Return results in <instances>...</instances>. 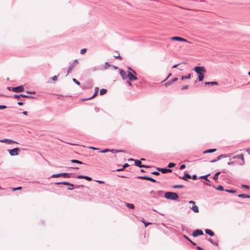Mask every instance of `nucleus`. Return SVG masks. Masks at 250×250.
Instances as JSON below:
<instances>
[{
  "instance_id": "49530a36",
  "label": "nucleus",
  "mask_w": 250,
  "mask_h": 250,
  "mask_svg": "<svg viewBox=\"0 0 250 250\" xmlns=\"http://www.w3.org/2000/svg\"><path fill=\"white\" fill-rule=\"evenodd\" d=\"M171 84H172V82L171 81L165 83V85H166V86H168V85H170Z\"/></svg>"
},
{
  "instance_id": "338daca9",
  "label": "nucleus",
  "mask_w": 250,
  "mask_h": 250,
  "mask_svg": "<svg viewBox=\"0 0 250 250\" xmlns=\"http://www.w3.org/2000/svg\"><path fill=\"white\" fill-rule=\"evenodd\" d=\"M18 104L19 105H23V103H22V102H19L18 103Z\"/></svg>"
},
{
  "instance_id": "bb28decb",
  "label": "nucleus",
  "mask_w": 250,
  "mask_h": 250,
  "mask_svg": "<svg viewBox=\"0 0 250 250\" xmlns=\"http://www.w3.org/2000/svg\"><path fill=\"white\" fill-rule=\"evenodd\" d=\"M123 150H118V149H111V150H110V152H112V153H118V152H122Z\"/></svg>"
},
{
  "instance_id": "4468645a",
  "label": "nucleus",
  "mask_w": 250,
  "mask_h": 250,
  "mask_svg": "<svg viewBox=\"0 0 250 250\" xmlns=\"http://www.w3.org/2000/svg\"><path fill=\"white\" fill-rule=\"evenodd\" d=\"M233 159H236V158H237V159H240L241 160H242V161H243V163L242 164V165L244 164V163H245L244 158V155L242 154L236 155V156L233 157Z\"/></svg>"
},
{
  "instance_id": "f704fd0d",
  "label": "nucleus",
  "mask_w": 250,
  "mask_h": 250,
  "mask_svg": "<svg viewBox=\"0 0 250 250\" xmlns=\"http://www.w3.org/2000/svg\"><path fill=\"white\" fill-rule=\"evenodd\" d=\"M175 166V164L173 163H170L168 165V167L169 168H171L174 167Z\"/></svg>"
},
{
  "instance_id": "4c0bfd02",
  "label": "nucleus",
  "mask_w": 250,
  "mask_h": 250,
  "mask_svg": "<svg viewBox=\"0 0 250 250\" xmlns=\"http://www.w3.org/2000/svg\"><path fill=\"white\" fill-rule=\"evenodd\" d=\"M238 197L243 198H246V194H240L238 195Z\"/></svg>"
},
{
  "instance_id": "72a5a7b5",
  "label": "nucleus",
  "mask_w": 250,
  "mask_h": 250,
  "mask_svg": "<svg viewBox=\"0 0 250 250\" xmlns=\"http://www.w3.org/2000/svg\"><path fill=\"white\" fill-rule=\"evenodd\" d=\"M104 69H107L108 67H110V64L108 62H106L104 64Z\"/></svg>"
},
{
  "instance_id": "8fccbe9b",
  "label": "nucleus",
  "mask_w": 250,
  "mask_h": 250,
  "mask_svg": "<svg viewBox=\"0 0 250 250\" xmlns=\"http://www.w3.org/2000/svg\"><path fill=\"white\" fill-rule=\"evenodd\" d=\"M84 176H83V175H78L77 178H78V179H83V177H84Z\"/></svg>"
},
{
  "instance_id": "aec40b11",
  "label": "nucleus",
  "mask_w": 250,
  "mask_h": 250,
  "mask_svg": "<svg viewBox=\"0 0 250 250\" xmlns=\"http://www.w3.org/2000/svg\"><path fill=\"white\" fill-rule=\"evenodd\" d=\"M216 151V149H208L207 150H205L204 152V153H212V152H214L215 151Z\"/></svg>"
},
{
  "instance_id": "774afa93",
  "label": "nucleus",
  "mask_w": 250,
  "mask_h": 250,
  "mask_svg": "<svg viewBox=\"0 0 250 250\" xmlns=\"http://www.w3.org/2000/svg\"><path fill=\"white\" fill-rule=\"evenodd\" d=\"M127 84L129 85V86H131L132 84H131V83L129 81H127Z\"/></svg>"
},
{
  "instance_id": "9b49d317",
  "label": "nucleus",
  "mask_w": 250,
  "mask_h": 250,
  "mask_svg": "<svg viewBox=\"0 0 250 250\" xmlns=\"http://www.w3.org/2000/svg\"><path fill=\"white\" fill-rule=\"evenodd\" d=\"M127 77L128 78L130 81H135L138 79L137 77L134 76L130 72H128Z\"/></svg>"
},
{
  "instance_id": "473e14b6",
  "label": "nucleus",
  "mask_w": 250,
  "mask_h": 250,
  "mask_svg": "<svg viewBox=\"0 0 250 250\" xmlns=\"http://www.w3.org/2000/svg\"><path fill=\"white\" fill-rule=\"evenodd\" d=\"M216 189L218 190H223L224 188L222 186L219 185L218 187L216 188Z\"/></svg>"
},
{
  "instance_id": "603ef678",
  "label": "nucleus",
  "mask_w": 250,
  "mask_h": 250,
  "mask_svg": "<svg viewBox=\"0 0 250 250\" xmlns=\"http://www.w3.org/2000/svg\"><path fill=\"white\" fill-rule=\"evenodd\" d=\"M21 97L20 95H14V97L15 98H20V97Z\"/></svg>"
},
{
  "instance_id": "9d476101",
  "label": "nucleus",
  "mask_w": 250,
  "mask_h": 250,
  "mask_svg": "<svg viewBox=\"0 0 250 250\" xmlns=\"http://www.w3.org/2000/svg\"><path fill=\"white\" fill-rule=\"evenodd\" d=\"M203 234V232L202 230L200 229H197L196 230H194L192 233V235L194 237H197L199 235H201Z\"/></svg>"
},
{
  "instance_id": "3c124183",
  "label": "nucleus",
  "mask_w": 250,
  "mask_h": 250,
  "mask_svg": "<svg viewBox=\"0 0 250 250\" xmlns=\"http://www.w3.org/2000/svg\"><path fill=\"white\" fill-rule=\"evenodd\" d=\"M27 93H28V94H35V91H28L26 92Z\"/></svg>"
},
{
  "instance_id": "dca6fc26",
  "label": "nucleus",
  "mask_w": 250,
  "mask_h": 250,
  "mask_svg": "<svg viewBox=\"0 0 250 250\" xmlns=\"http://www.w3.org/2000/svg\"><path fill=\"white\" fill-rule=\"evenodd\" d=\"M120 74L124 80H125L127 77L126 73L122 69H120Z\"/></svg>"
},
{
  "instance_id": "4be33fe9",
  "label": "nucleus",
  "mask_w": 250,
  "mask_h": 250,
  "mask_svg": "<svg viewBox=\"0 0 250 250\" xmlns=\"http://www.w3.org/2000/svg\"><path fill=\"white\" fill-rule=\"evenodd\" d=\"M229 157V155H219V156H218L217 157V160H219L222 158H227Z\"/></svg>"
},
{
  "instance_id": "f03ea898",
  "label": "nucleus",
  "mask_w": 250,
  "mask_h": 250,
  "mask_svg": "<svg viewBox=\"0 0 250 250\" xmlns=\"http://www.w3.org/2000/svg\"><path fill=\"white\" fill-rule=\"evenodd\" d=\"M165 197L167 199H170L172 200H176L178 199V195L175 192H167L165 194Z\"/></svg>"
},
{
  "instance_id": "5fc2aeb1",
  "label": "nucleus",
  "mask_w": 250,
  "mask_h": 250,
  "mask_svg": "<svg viewBox=\"0 0 250 250\" xmlns=\"http://www.w3.org/2000/svg\"><path fill=\"white\" fill-rule=\"evenodd\" d=\"M241 187H244V188H249V187L247 185H241Z\"/></svg>"
},
{
  "instance_id": "a18cd8bd",
  "label": "nucleus",
  "mask_w": 250,
  "mask_h": 250,
  "mask_svg": "<svg viewBox=\"0 0 250 250\" xmlns=\"http://www.w3.org/2000/svg\"><path fill=\"white\" fill-rule=\"evenodd\" d=\"M152 174L156 175H159L160 174V173L157 171H153L152 172Z\"/></svg>"
},
{
  "instance_id": "ddd939ff",
  "label": "nucleus",
  "mask_w": 250,
  "mask_h": 250,
  "mask_svg": "<svg viewBox=\"0 0 250 250\" xmlns=\"http://www.w3.org/2000/svg\"><path fill=\"white\" fill-rule=\"evenodd\" d=\"M138 178L141 179H144V180H146L150 181L152 182H156V181L155 179H153L152 178H150L149 177H147V176H139L138 177Z\"/></svg>"
},
{
  "instance_id": "20e7f679",
  "label": "nucleus",
  "mask_w": 250,
  "mask_h": 250,
  "mask_svg": "<svg viewBox=\"0 0 250 250\" xmlns=\"http://www.w3.org/2000/svg\"><path fill=\"white\" fill-rule=\"evenodd\" d=\"M71 174L68 173H61L58 174H53L51 176L52 178L60 177L61 176L69 178Z\"/></svg>"
},
{
  "instance_id": "c03bdc74",
  "label": "nucleus",
  "mask_w": 250,
  "mask_h": 250,
  "mask_svg": "<svg viewBox=\"0 0 250 250\" xmlns=\"http://www.w3.org/2000/svg\"><path fill=\"white\" fill-rule=\"evenodd\" d=\"M58 79V77L57 76H54L52 78L53 81H57Z\"/></svg>"
},
{
  "instance_id": "f3484780",
  "label": "nucleus",
  "mask_w": 250,
  "mask_h": 250,
  "mask_svg": "<svg viewBox=\"0 0 250 250\" xmlns=\"http://www.w3.org/2000/svg\"><path fill=\"white\" fill-rule=\"evenodd\" d=\"M57 185H64L70 186H71L72 187H74L73 184H70L67 182H58V183H57Z\"/></svg>"
},
{
  "instance_id": "79ce46f5",
  "label": "nucleus",
  "mask_w": 250,
  "mask_h": 250,
  "mask_svg": "<svg viewBox=\"0 0 250 250\" xmlns=\"http://www.w3.org/2000/svg\"><path fill=\"white\" fill-rule=\"evenodd\" d=\"M188 85H184V86H183L182 87V90H186L187 89H188Z\"/></svg>"
},
{
  "instance_id": "c9c22d12",
  "label": "nucleus",
  "mask_w": 250,
  "mask_h": 250,
  "mask_svg": "<svg viewBox=\"0 0 250 250\" xmlns=\"http://www.w3.org/2000/svg\"><path fill=\"white\" fill-rule=\"evenodd\" d=\"M20 96H21V97H22L24 98H33V96H28V95H26L20 94Z\"/></svg>"
},
{
  "instance_id": "4d7b16f0",
  "label": "nucleus",
  "mask_w": 250,
  "mask_h": 250,
  "mask_svg": "<svg viewBox=\"0 0 250 250\" xmlns=\"http://www.w3.org/2000/svg\"><path fill=\"white\" fill-rule=\"evenodd\" d=\"M128 166H129V165H128V164L125 163V164H124V165L123 166V168H125L126 167H128Z\"/></svg>"
},
{
  "instance_id": "58836bf2",
  "label": "nucleus",
  "mask_w": 250,
  "mask_h": 250,
  "mask_svg": "<svg viewBox=\"0 0 250 250\" xmlns=\"http://www.w3.org/2000/svg\"><path fill=\"white\" fill-rule=\"evenodd\" d=\"M226 191L228 192L232 193H235L236 192L235 190H232V189H226Z\"/></svg>"
},
{
  "instance_id": "cd10ccee",
  "label": "nucleus",
  "mask_w": 250,
  "mask_h": 250,
  "mask_svg": "<svg viewBox=\"0 0 250 250\" xmlns=\"http://www.w3.org/2000/svg\"><path fill=\"white\" fill-rule=\"evenodd\" d=\"M220 174V172H217L215 173V174L214 175V176H213V179L214 180H218V175Z\"/></svg>"
},
{
  "instance_id": "393cba45",
  "label": "nucleus",
  "mask_w": 250,
  "mask_h": 250,
  "mask_svg": "<svg viewBox=\"0 0 250 250\" xmlns=\"http://www.w3.org/2000/svg\"><path fill=\"white\" fill-rule=\"evenodd\" d=\"M126 206L127 207H128V208H131V209H133L134 208V206L132 204L127 203L126 204Z\"/></svg>"
},
{
  "instance_id": "de8ad7c7",
  "label": "nucleus",
  "mask_w": 250,
  "mask_h": 250,
  "mask_svg": "<svg viewBox=\"0 0 250 250\" xmlns=\"http://www.w3.org/2000/svg\"><path fill=\"white\" fill-rule=\"evenodd\" d=\"M21 189V187H19L17 188H13V191H15V190H20V189Z\"/></svg>"
},
{
  "instance_id": "423d86ee",
  "label": "nucleus",
  "mask_w": 250,
  "mask_h": 250,
  "mask_svg": "<svg viewBox=\"0 0 250 250\" xmlns=\"http://www.w3.org/2000/svg\"><path fill=\"white\" fill-rule=\"evenodd\" d=\"M78 63V61L77 59L75 60L73 63L69 66L68 70H67V73L68 74L71 72L72 69L74 68L75 65Z\"/></svg>"
},
{
  "instance_id": "6e6d98bb",
  "label": "nucleus",
  "mask_w": 250,
  "mask_h": 250,
  "mask_svg": "<svg viewBox=\"0 0 250 250\" xmlns=\"http://www.w3.org/2000/svg\"><path fill=\"white\" fill-rule=\"evenodd\" d=\"M189 204H193V205H195V203L193 201H190L188 202Z\"/></svg>"
},
{
  "instance_id": "a211bd4d",
  "label": "nucleus",
  "mask_w": 250,
  "mask_h": 250,
  "mask_svg": "<svg viewBox=\"0 0 250 250\" xmlns=\"http://www.w3.org/2000/svg\"><path fill=\"white\" fill-rule=\"evenodd\" d=\"M191 176L188 173H185L183 177L181 178V179L184 180H188V179H189L191 178Z\"/></svg>"
},
{
  "instance_id": "412c9836",
  "label": "nucleus",
  "mask_w": 250,
  "mask_h": 250,
  "mask_svg": "<svg viewBox=\"0 0 250 250\" xmlns=\"http://www.w3.org/2000/svg\"><path fill=\"white\" fill-rule=\"evenodd\" d=\"M206 85H217L218 83L217 82H206L205 83Z\"/></svg>"
},
{
  "instance_id": "7c9ffc66",
  "label": "nucleus",
  "mask_w": 250,
  "mask_h": 250,
  "mask_svg": "<svg viewBox=\"0 0 250 250\" xmlns=\"http://www.w3.org/2000/svg\"><path fill=\"white\" fill-rule=\"evenodd\" d=\"M110 150H111V149H103L102 150H101L100 151V153H106V152H110Z\"/></svg>"
},
{
  "instance_id": "052dcab7",
  "label": "nucleus",
  "mask_w": 250,
  "mask_h": 250,
  "mask_svg": "<svg viewBox=\"0 0 250 250\" xmlns=\"http://www.w3.org/2000/svg\"><path fill=\"white\" fill-rule=\"evenodd\" d=\"M115 58L116 59H120L121 60L122 59V58L121 57L119 54L117 56H115Z\"/></svg>"
},
{
  "instance_id": "ea45409f",
  "label": "nucleus",
  "mask_w": 250,
  "mask_h": 250,
  "mask_svg": "<svg viewBox=\"0 0 250 250\" xmlns=\"http://www.w3.org/2000/svg\"><path fill=\"white\" fill-rule=\"evenodd\" d=\"M72 80H73V81L75 83H76L77 85H80V82H79V81H78L76 79L73 78V79H72Z\"/></svg>"
},
{
  "instance_id": "09e8293b",
  "label": "nucleus",
  "mask_w": 250,
  "mask_h": 250,
  "mask_svg": "<svg viewBox=\"0 0 250 250\" xmlns=\"http://www.w3.org/2000/svg\"><path fill=\"white\" fill-rule=\"evenodd\" d=\"M6 108V106L4 105H0V109H3Z\"/></svg>"
},
{
  "instance_id": "864d4df0",
  "label": "nucleus",
  "mask_w": 250,
  "mask_h": 250,
  "mask_svg": "<svg viewBox=\"0 0 250 250\" xmlns=\"http://www.w3.org/2000/svg\"><path fill=\"white\" fill-rule=\"evenodd\" d=\"M89 148H90L91 149H93V150H98V149H99V148L95 147H93V146L89 147Z\"/></svg>"
},
{
  "instance_id": "b1692460",
  "label": "nucleus",
  "mask_w": 250,
  "mask_h": 250,
  "mask_svg": "<svg viewBox=\"0 0 250 250\" xmlns=\"http://www.w3.org/2000/svg\"><path fill=\"white\" fill-rule=\"evenodd\" d=\"M106 92H107V90L106 89H104V88L100 90V94L101 95H103L105 94L106 93Z\"/></svg>"
},
{
  "instance_id": "37998d69",
  "label": "nucleus",
  "mask_w": 250,
  "mask_h": 250,
  "mask_svg": "<svg viewBox=\"0 0 250 250\" xmlns=\"http://www.w3.org/2000/svg\"><path fill=\"white\" fill-rule=\"evenodd\" d=\"M186 167V166L185 165H182L180 167V170H183Z\"/></svg>"
},
{
  "instance_id": "c85d7f7f",
  "label": "nucleus",
  "mask_w": 250,
  "mask_h": 250,
  "mask_svg": "<svg viewBox=\"0 0 250 250\" xmlns=\"http://www.w3.org/2000/svg\"><path fill=\"white\" fill-rule=\"evenodd\" d=\"M210 174H208L206 175H204V176H200L199 178L200 179H204L207 181H208V177L209 175Z\"/></svg>"
},
{
  "instance_id": "c756f323",
  "label": "nucleus",
  "mask_w": 250,
  "mask_h": 250,
  "mask_svg": "<svg viewBox=\"0 0 250 250\" xmlns=\"http://www.w3.org/2000/svg\"><path fill=\"white\" fill-rule=\"evenodd\" d=\"M71 161V162L74 163H77V164H83L82 162L77 160L73 159Z\"/></svg>"
},
{
  "instance_id": "39448f33",
  "label": "nucleus",
  "mask_w": 250,
  "mask_h": 250,
  "mask_svg": "<svg viewBox=\"0 0 250 250\" xmlns=\"http://www.w3.org/2000/svg\"><path fill=\"white\" fill-rule=\"evenodd\" d=\"M128 161H134L135 166L140 167H148V166L142 165L141 161L138 160H135L132 158L129 159Z\"/></svg>"
},
{
  "instance_id": "e433bc0d",
  "label": "nucleus",
  "mask_w": 250,
  "mask_h": 250,
  "mask_svg": "<svg viewBox=\"0 0 250 250\" xmlns=\"http://www.w3.org/2000/svg\"><path fill=\"white\" fill-rule=\"evenodd\" d=\"M86 48H83V49H82L80 51V53L81 54H84L86 52Z\"/></svg>"
},
{
  "instance_id": "0e129e2a",
  "label": "nucleus",
  "mask_w": 250,
  "mask_h": 250,
  "mask_svg": "<svg viewBox=\"0 0 250 250\" xmlns=\"http://www.w3.org/2000/svg\"><path fill=\"white\" fill-rule=\"evenodd\" d=\"M96 182L99 183H100V184H103V183H104V182L102 181L97 180V181H96Z\"/></svg>"
},
{
  "instance_id": "a878e982",
  "label": "nucleus",
  "mask_w": 250,
  "mask_h": 250,
  "mask_svg": "<svg viewBox=\"0 0 250 250\" xmlns=\"http://www.w3.org/2000/svg\"><path fill=\"white\" fill-rule=\"evenodd\" d=\"M191 77V74H189L187 76H183L181 78V79L182 80H184V79H190Z\"/></svg>"
},
{
  "instance_id": "f8f14e48",
  "label": "nucleus",
  "mask_w": 250,
  "mask_h": 250,
  "mask_svg": "<svg viewBox=\"0 0 250 250\" xmlns=\"http://www.w3.org/2000/svg\"><path fill=\"white\" fill-rule=\"evenodd\" d=\"M158 170L162 172L163 173H167L168 172H172V170L171 169H168L166 168H157Z\"/></svg>"
},
{
  "instance_id": "e2e57ef3",
  "label": "nucleus",
  "mask_w": 250,
  "mask_h": 250,
  "mask_svg": "<svg viewBox=\"0 0 250 250\" xmlns=\"http://www.w3.org/2000/svg\"><path fill=\"white\" fill-rule=\"evenodd\" d=\"M234 163V162L232 161V162H229L228 163V165H232Z\"/></svg>"
},
{
  "instance_id": "bf43d9fd",
  "label": "nucleus",
  "mask_w": 250,
  "mask_h": 250,
  "mask_svg": "<svg viewBox=\"0 0 250 250\" xmlns=\"http://www.w3.org/2000/svg\"><path fill=\"white\" fill-rule=\"evenodd\" d=\"M192 177L193 180L197 179V176L196 175H193Z\"/></svg>"
},
{
  "instance_id": "6ab92c4d",
  "label": "nucleus",
  "mask_w": 250,
  "mask_h": 250,
  "mask_svg": "<svg viewBox=\"0 0 250 250\" xmlns=\"http://www.w3.org/2000/svg\"><path fill=\"white\" fill-rule=\"evenodd\" d=\"M205 232L210 236H213L214 235V232L209 229H206L205 230Z\"/></svg>"
},
{
  "instance_id": "5701e85b",
  "label": "nucleus",
  "mask_w": 250,
  "mask_h": 250,
  "mask_svg": "<svg viewBox=\"0 0 250 250\" xmlns=\"http://www.w3.org/2000/svg\"><path fill=\"white\" fill-rule=\"evenodd\" d=\"M98 91H99L98 87H95V93L91 98H89V99H91L92 98H93L94 97H95L98 94Z\"/></svg>"
},
{
  "instance_id": "7ed1b4c3",
  "label": "nucleus",
  "mask_w": 250,
  "mask_h": 250,
  "mask_svg": "<svg viewBox=\"0 0 250 250\" xmlns=\"http://www.w3.org/2000/svg\"><path fill=\"white\" fill-rule=\"evenodd\" d=\"M8 151L11 156H14L18 155L19 154L20 149L18 147H16L14 149H8Z\"/></svg>"
},
{
  "instance_id": "0eeeda50",
  "label": "nucleus",
  "mask_w": 250,
  "mask_h": 250,
  "mask_svg": "<svg viewBox=\"0 0 250 250\" xmlns=\"http://www.w3.org/2000/svg\"><path fill=\"white\" fill-rule=\"evenodd\" d=\"M12 91L14 92H21L24 91V87L22 85L12 87Z\"/></svg>"
},
{
  "instance_id": "2f4dec72",
  "label": "nucleus",
  "mask_w": 250,
  "mask_h": 250,
  "mask_svg": "<svg viewBox=\"0 0 250 250\" xmlns=\"http://www.w3.org/2000/svg\"><path fill=\"white\" fill-rule=\"evenodd\" d=\"M183 187L184 186L182 185H175L173 187L174 188H183Z\"/></svg>"
},
{
  "instance_id": "2eb2a0df",
  "label": "nucleus",
  "mask_w": 250,
  "mask_h": 250,
  "mask_svg": "<svg viewBox=\"0 0 250 250\" xmlns=\"http://www.w3.org/2000/svg\"><path fill=\"white\" fill-rule=\"evenodd\" d=\"M190 208L195 213L199 212V208L198 207L194 205L192 207H190Z\"/></svg>"
},
{
  "instance_id": "f257e3e1",
  "label": "nucleus",
  "mask_w": 250,
  "mask_h": 250,
  "mask_svg": "<svg viewBox=\"0 0 250 250\" xmlns=\"http://www.w3.org/2000/svg\"><path fill=\"white\" fill-rule=\"evenodd\" d=\"M193 69L198 74L199 81H202L204 77L203 73L206 72L205 68L203 66H196Z\"/></svg>"
},
{
  "instance_id": "6e6552de",
  "label": "nucleus",
  "mask_w": 250,
  "mask_h": 250,
  "mask_svg": "<svg viewBox=\"0 0 250 250\" xmlns=\"http://www.w3.org/2000/svg\"><path fill=\"white\" fill-rule=\"evenodd\" d=\"M171 40L173 41H177L190 43V42H188V40L179 37H173L171 38Z\"/></svg>"
},
{
  "instance_id": "69168bd1",
  "label": "nucleus",
  "mask_w": 250,
  "mask_h": 250,
  "mask_svg": "<svg viewBox=\"0 0 250 250\" xmlns=\"http://www.w3.org/2000/svg\"><path fill=\"white\" fill-rule=\"evenodd\" d=\"M218 160H217V158L216 159H215V160H212L210 161L211 163H214V162H216L217 161H218Z\"/></svg>"
},
{
  "instance_id": "680f3d73",
  "label": "nucleus",
  "mask_w": 250,
  "mask_h": 250,
  "mask_svg": "<svg viewBox=\"0 0 250 250\" xmlns=\"http://www.w3.org/2000/svg\"><path fill=\"white\" fill-rule=\"evenodd\" d=\"M196 249L198 250H204L203 249H202V248L198 247V246L196 247Z\"/></svg>"
},
{
  "instance_id": "a19ab883",
  "label": "nucleus",
  "mask_w": 250,
  "mask_h": 250,
  "mask_svg": "<svg viewBox=\"0 0 250 250\" xmlns=\"http://www.w3.org/2000/svg\"><path fill=\"white\" fill-rule=\"evenodd\" d=\"M83 179H85L88 181H91L92 180V178L90 177H88V176H84V177H83Z\"/></svg>"
},
{
  "instance_id": "13d9d810",
  "label": "nucleus",
  "mask_w": 250,
  "mask_h": 250,
  "mask_svg": "<svg viewBox=\"0 0 250 250\" xmlns=\"http://www.w3.org/2000/svg\"><path fill=\"white\" fill-rule=\"evenodd\" d=\"M177 80H178V78H174V79L172 80V81H171V82H172V83H173V82H175L177 81Z\"/></svg>"
},
{
  "instance_id": "1a4fd4ad",
  "label": "nucleus",
  "mask_w": 250,
  "mask_h": 250,
  "mask_svg": "<svg viewBox=\"0 0 250 250\" xmlns=\"http://www.w3.org/2000/svg\"><path fill=\"white\" fill-rule=\"evenodd\" d=\"M0 142L5 143L9 145L11 144L12 143L18 144L17 142L8 139H4L2 140H0Z\"/></svg>"
}]
</instances>
